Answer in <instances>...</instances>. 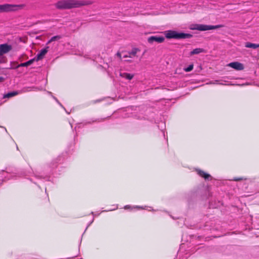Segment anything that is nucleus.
Wrapping results in <instances>:
<instances>
[{
    "mask_svg": "<svg viewBox=\"0 0 259 259\" xmlns=\"http://www.w3.org/2000/svg\"><path fill=\"white\" fill-rule=\"evenodd\" d=\"M120 76L121 77L126 78L128 80H131L134 77V75L133 74H130L126 72H120Z\"/></svg>",
    "mask_w": 259,
    "mask_h": 259,
    "instance_id": "9d476101",
    "label": "nucleus"
},
{
    "mask_svg": "<svg viewBox=\"0 0 259 259\" xmlns=\"http://www.w3.org/2000/svg\"><path fill=\"white\" fill-rule=\"evenodd\" d=\"M197 172H198V174L200 176L204 178L205 180L208 179L210 177V176L209 174H206L204 171H202L201 170H198L197 171Z\"/></svg>",
    "mask_w": 259,
    "mask_h": 259,
    "instance_id": "4468645a",
    "label": "nucleus"
},
{
    "mask_svg": "<svg viewBox=\"0 0 259 259\" xmlns=\"http://www.w3.org/2000/svg\"><path fill=\"white\" fill-rule=\"evenodd\" d=\"M228 66H229L236 70H242L244 68L243 64L238 62H231L228 64Z\"/></svg>",
    "mask_w": 259,
    "mask_h": 259,
    "instance_id": "39448f33",
    "label": "nucleus"
},
{
    "mask_svg": "<svg viewBox=\"0 0 259 259\" xmlns=\"http://www.w3.org/2000/svg\"><path fill=\"white\" fill-rule=\"evenodd\" d=\"M164 40V37L163 36H152L148 38V41L150 44H152L155 41L158 43H161Z\"/></svg>",
    "mask_w": 259,
    "mask_h": 259,
    "instance_id": "0eeeda50",
    "label": "nucleus"
},
{
    "mask_svg": "<svg viewBox=\"0 0 259 259\" xmlns=\"http://www.w3.org/2000/svg\"><path fill=\"white\" fill-rule=\"evenodd\" d=\"M4 80V77L0 76V82L3 81Z\"/></svg>",
    "mask_w": 259,
    "mask_h": 259,
    "instance_id": "412c9836",
    "label": "nucleus"
},
{
    "mask_svg": "<svg viewBox=\"0 0 259 259\" xmlns=\"http://www.w3.org/2000/svg\"><path fill=\"white\" fill-rule=\"evenodd\" d=\"M203 49L200 48H196L194 49L193 51H192L190 52V55H193L194 54H198L200 53H202L203 52Z\"/></svg>",
    "mask_w": 259,
    "mask_h": 259,
    "instance_id": "2eb2a0df",
    "label": "nucleus"
},
{
    "mask_svg": "<svg viewBox=\"0 0 259 259\" xmlns=\"http://www.w3.org/2000/svg\"><path fill=\"white\" fill-rule=\"evenodd\" d=\"M245 47L246 48H252L254 49H255L259 47V44H252L249 42H246L245 44Z\"/></svg>",
    "mask_w": 259,
    "mask_h": 259,
    "instance_id": "9b49d317",
    "label": "nucleus"
},
{
    "mask_svg": "<svg viewBox=\"0 0 259 259\" xmlns=\"http://www.w3.org/2000/svg\"><path fill=\"white\" fill-rule=\"evenodd\" d=\"M125 61H127V62H132L133 61V60L132 59H125Z\"/></svg>",
    "mask_w": 259,
    "mask_h": 259,
    "instance_id": "aec40b11",
    "label": "nucleus"
},
{
    "mask_svg": "<svg viewBox=\"0 0 259 259\" xmlns=\"http://www.w3.org/2000/svg\"><path fill=\"white\" fill-rule=\"evenodd\" d=\"M241 180V179H235V180H236V181H238V180Z\"/></svg>",
    "mask_w": 259,
    "mask_h": 259,
    "instance_id": "4be33fe9",
    "label": "nucleus"
},
{
    "mask_svg": "<svg viewBox=\"0 0 259 259\" xmlns=\"http://www.w3.org/2000/svg\"><path fill=\"white\" fill-rule=\"evenodd\" d=\"M116 56L120 59H122V57H121V54L120 52H117L116 53Z\"/></svg>",
    "mask_w": 259,
    "mask_h": 259,
    "instance_id": "6ab92c4d",
    "label": "nucleus"
},
{
    "mask_svg": "<svg viewBox=\"0 0 259 259\" xmlns=\"http://www.w3.org/2000/svg\"><path fill=\"white\" fill-rule=\"evenodd\" d=\"M165 36L168 39H184L190 38L192 35L189 33H185L183 32H178L174 30H167L164 32Z\"/></svg>",
    "mask_w": 259,
    "mask_h": 259,
    "instance_id": "f03ea898",
    "label": "nucleus"
},
{
    "mask_svg": "<svg viewBox=\"0 0 259 259\" xmlns=\"http://www.w3.org/2000/svg\"><path fill=\"white\" fill-rule=\"evenodd\" d=\"M12 50V46L7 44L0 45V56L8 53Z\"/></svg>",
    "mask_w": 259,
    "mask_h": 259,
    "instance_id": "423d86ee",
    "label": "nucleus"
},
{
    "mask_svg": "<svg viewBox=\"0 0 259 259\" xmlns=\"http://www.w3.org/2000/svg\"><path fill=\"white\" fill-rule=\"evenodd\" d=\"M92 3L90 1L61 0L57 2L55 4V6L59 10H66L80 8L83 6L91 5Z\"/></svg>",
    "mask_w": 259,
    "mask_h": 259,
    "instance_id": "f257e3e1",
    "label": "nucleus"
},
{
    "mask_svg": "<svg viewBox=\"0 0 259 259\" xmlns=\"http://www.w3.org/2000/svg\"><path fill=\"white\" fill-rule=\"evenodd\" d=\"M139 51V50L138 49L134 48L132 49V50L130 52H128L127 55H125L123 56L122 58H125V59H126V58L134 59L135 58H137V53Z\"/></svg>",
    "mask_w": 259,
    "mask_h": 259,
    "instance_id": "6e6552de",
    "label": "nucleus"
},
{
    "mask_svg": "<svg viewBox=\"0 0 259 259\" xmlns=\"http://www.w3.org/2000/svg\"><path fill=\"white\" fill-rule=\"evenodd\" d=\"M193 65L191 64L190 65H189V66L188 67L184 68V70L186 72H189V71H191L193 69Z\"/></svg>",
    "mask_w": 259,
    "mask_h": 259,
    "instance_id": "f3484780",
    "label": "nucleus"
},
{
    "mask_svg": "<svg viewBox=\"0 0 259 259\" xmlns=\"http://www.w3.org/2000/svg\"><path fill=\"white\" fill-rule=\"evenodd\" d=\"M60 38H61V36L60 35H56L52 37L48 42V44H50L52 41L58 40Z\"/></svg>",
    "mask_w": 259,
    "mask_h": 259,
    "instance_id": "dca6fc26",
    "label": "nucleus"
},
{
    "mask_svg": "<svg viewBox=\"0 0 259 259\" xmlns=\"http://www.w3.org/2000/svg\"><path fill=\"white\" fill-rule=\"evenodd\" d=\"M210 83H211V84H215V83H217V84H224L223 83H220L219 82V80H215L214 81V82H210Z\"/></svg>",
    "mask_w": 259,
    "mask_h": 259,
    "instance_id": "a211bd4d",
    "label": "nucleus"
},
{
    "mask_svg": "<svg viewBox=\"0 0 259 259\" xmlns=\"http://www.w3.org/2000/svg\"><path fill=\"white\" fill-rule=\"evenodd\" d=\"M25 7L23 4L14 5L6 4L0 5V13L16 12L22 9Z\"/></svg>",
    "mask_w": 259,
    "mask_h": 259,
    "instance_id": "7ed1b4c3",
    "label": "nucleus"
},
{
    "mask_svg": "<svg viewBox=\"0 0 259 259\" xmlns=\"http://www.w3.org/2000/svg\"><path fill=\"white\" fill-rule=\"evenodd\" d=\"M34 60H35L34 58L30 59V60H29L26 62L21 63L20 65H19L18 67L28 66L30 65L31 64H32L33 63V62L34 61Z\"/></svg>",
    "mask_w": 259,
    "mask_h": 259,
    "instance_id": "f8f14e48",
    "label": "nucleus"
},
{
    "mask_svg": "<svg viewBox=\"0 0 259 259\" xmlns=\"http://www.w3.org/2000/svg\"><path fill=\"white\" fill-rule=\"evenodd\" d=\"M48 48L49 47H47L46 48H44V49L41 50L40 52L37 55V59H36L37 61L41 60L43 58L44 56L47 54V53L48 51Z\"/></svg>",
    "mask_w": 259,
    "mask_h": 259,
    "instance_id": "1a4fd4ad",
    "label": "nucleus"
},
{
    "mask_svg": "<svg viewBox=\"0 0 259 259\" xmlns=\"http://www.w3.org/2000/svg\"><path fill=\"white\" fill-rule=\"evenodd\" d=\"M18 93L17 92H10V93H8L7 94L4 95L3 98L4 99L10 98H12V97L18 95Z\"/></svg>",
    "mask_w": 259,
    "mask_h": 259,
    "instance_id": "ddd939ff",
    "label": "nucleus"
},
{
    "mask_svg": "<svg viewBox=\"0 0 259 259\" xmlns=\"http://www.w3.org/2000/svg\"><path fill=\"white\" fill-rule=\"evenodd\" d=\"M223 27L222 25H208L205 24H192L190 29L193 30H199V31H206L209 30H213L218 29Z\"/></svg>",
    "mask_w": 259,
    "mask_h": 259,
    "instance_id": "20e7f679",
    "label": "nucleus"
}]
</instances>
